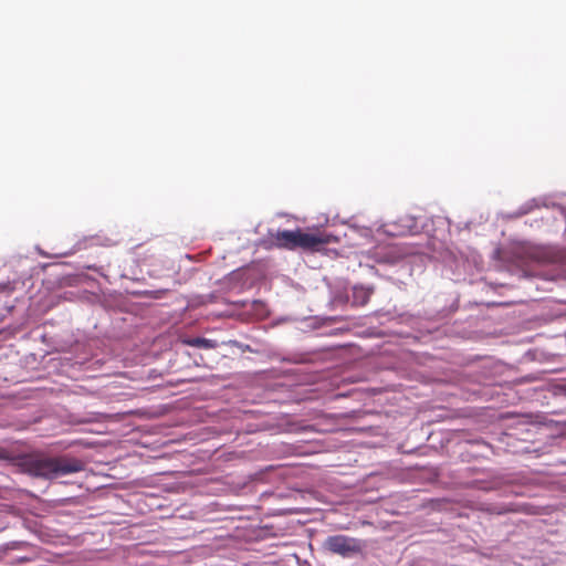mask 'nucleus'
Here are the masks:
<instances>
[{"label":"nucleus","mask_w":566,"mask_h":566,"mask_svg":"<svg viewBox=\"0 0 566 566\" xmlns=\"http://www.w3.org/2000/svg\"><path fill=\"white\" fill-rule=\"evenodd\" d=\"M19 467L22 472L31 476L45 480H54L85 469L82 460L69 455H24L19 460Z\"/></svg>","instance_id":"f257e3e1"},{"label":"nucleus","mask_w":566,"mask_h":566,"mask_svg":"<svg viewBox=\"0 0 566 566\" xmlns=\"http://www.w3.org/2000/svg\"><path fill=\"white\" fill-rule=\"evenodd\" d=\"M274 242L279 248L306 251H319L326 244L335 241V237L321 231L304 232L297 230H280L273 235Z\"/></svg>","instance_id":"f03ea898"},{"label":"nucleus","mask_w":566,"mask_h":566,"mask_svg":"<svg viewBox=\"0 0 566 566\" xmlns=\"http://www.w3.org/2000/svg\"><path fill=\"white\" fill-rule=\"evenodd\" d=\"M323 546L332 554L350 559L363 554L366 548V542L360 538L337 534L327 536Z\"/></svg>","instance_id":"7ed1b4c3"},{"label":"nucleus","mask_w":566,"mask_h":566,"mask_svg":"<svg viewBox=\"0 0 566 566\" xmlns=\"http://www.w3.org/2000/svg\"><path fill=\"white\" fill-rule=\"evenodd\" d=\"M517 479L514 475H495L488 479H474L468 482V486L471 489H476L481 491H503L505 493L510 492L513 494H518L516 491H507L506 488L514 484Z\"/></svg>","instance_id":"20e7f679"},{"label":"nucleus","mask_w":566,"mask_h":566,"mask_svg":"<svg viewBox=\"0 0 566 566\" xmlns=\"http://www.w3.org/2000/svg\"><path fill=\"white\" fill-rule=\"evenodd\" d=\"M374 292V286L355 285L352 290V304L354 306H365L368 304Z\"/></svg>","instance_id":"39448f33"},{"label":"nucleus","mask_w":566,"mask_h":566,"mask_svg":"<svg viewBox=\"0 0 566 566\" xmlns=\"http://www.w3.org/2000/svg\"><path fill=\"white\" fill-rule=\"evenodd\" d=\"M184 343L187 345L195 346L198 348H203V349H210L213 347V345L211 344L210 340H208L206 338H199V337L184 340Z\"/></svg>","instance_id":"423d86ee"},{"label":"nucleus","mask_w":566,"mask_h":566,"mask_svg":"<svg viewBox=\"0 0 566 566\" xmlns=\"http://www.w3.org/2000/svg\"><path fill=\"white\" fill-rule=\"evenodd\" d=\"M488 511L490 513H493V514H497V515H502V514H505V513H509V512H512L514 511V509H512L511 506L509 505H491Z\"/></svg>","instance_id":"0eeeda50"},{"label":"nucleus","mask_w":566,"mask_h":566,"mask_svg":"<svg viewBox=\"0 0 566 566\" xmlns=\"http://www.w3.org/2000/svg\"><path fill=\"white\" fill-rule=\"evenodd\" d=\"M293 357H294V359L285 358V357L283 356V360L292 361V363H305V361H307V359H303V358H302L303 356H293Z\"/></svg>","instance_id":"6e6552de"},{"label":"nucleus","mask_w":566,"mask_h":566,"mask_svg":"<svg viewBox=\"0 0 566 566\" xmlns=\"http://www.w3.org/2000/svg\"><path fill=\"white\" fill-rule=\"evenodd\" d=\"M19 560L24 563V562H30L31 558L30 557H20Z\"/></svg>","instance_id":"1a4fd4ad"},{"label":"nucleus","mask_w":566,"mask_h":566,"mask_svg":"<svg viewBox=\"0 0 566 566\" xmlns=\"http://www.w3.org/2000/svg\"><path fill=\"white\" fill-rule=\"evenodd\" d=\"M563 391H564V394L566 396V385L564 386Z\"/></svg>","instance_id":"9d476101"}]
</instances>
